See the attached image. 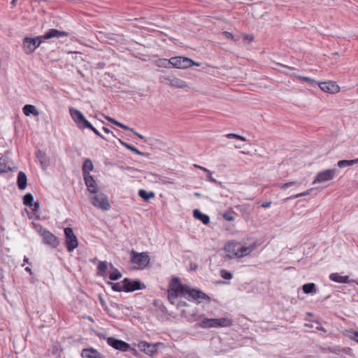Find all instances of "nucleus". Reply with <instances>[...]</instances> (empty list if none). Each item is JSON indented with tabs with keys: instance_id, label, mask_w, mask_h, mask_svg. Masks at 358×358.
<instances>
[{
	"instance_id": "49",
	"label": "nucleus",
	"mask_w": 358,
	"mask_h": 358,
	"mask_svg": "<svg viewBox=\"0 0 358 358\" xmlns=\"http://www.w3.org/2000/svg\"><path fill=\"white\" fill-rule=\"evenodd\" d=\"M308 194H309L308 191H306V192H301V193H299V194H297L292 195L289 199H296V198H299V197L306 196Z\"/></svg>"
},
{
	"instance_id": "11",
	"label": "nucleus",
	"mask_w": 358,
	"mask_h": 358,
	"mask_svg": "<svg viewBox=\"0 0 358 358\" xmlns=\"http://www.w3.org/2000/svg\"><path fill=\"white\" fill-rule=\"evenodd\" d=\"M41 236L45 244L50 245L52 248H55L58 246L59 241L57 237L50 231L43 229L41 231Z\"/></svg>"
},
{
	"instance_id": "60",
	"label": "nucleus",
	"mask_w": 358,
	"mask_h": 358,
	"mask_svg": "<svg viewBox=\"0 0 358 358\" xmlns=\"http://www.w3.org/2000/svg\"><path fill=\"white\" fill-rule=\"evenodd\" d=\"M17 1V0H12V1H11L12 7H15L16 6Z\"/></svg>"
},
{
	"instance_id": "55",
	"label": "nucleus",
	"mask_w": 358,
	"mask_h": 358,
	"mask_svg": "<svg viewBox=\"0 0 358 358\" xmlns=\"http://www.w3.org/2000/svg\"><path fill=\"white\" fill-rule=\"evenodd\" d=\"M102 129L106 134H110V133L113 134V132L108 127H103Z\"/></svg>"
},
{
	"instance_id": "59",
	"label": "nucleus",
	"mask_w": 358,
	"mask_h": 358,
	"mask_svg": "<svg viewBox=\"0 0 358 358\" xmlns=\"http://www.w3.org/2000/svg\"><path fill=\"white\" fill-rule=\"evenodd\" d=\"M24 263L29 264V259L27 257L24 256L23 259Z\"/></svg>"
},
{
	"instance_id": "14",
	"label": "nucleus",
	"mask_w": 358,
	"mask_h": 358,
	"mask_svg": "<svg viewBox=\"0 0 358 358\" xmlns=\"http://www.w3.org/2000/svg\"><path fill=\"white\" fill-rule=\"evenodd\" d=\"M69 33L64 31H60L56 29H50L45 33V34L41 36L43 41L46 39H50L52 38H61L64 36H68Z\"/></svg>"
},
{
	"instance_id": "17",
	"label": "nucleus",
	"mask_w": 358,
	"mask_h": 358,
	"mask_svg": "<svg viewBox=\"0 0 358 358\" xmlns=\"http://www.w3.org/2000/svg\"><path fill=\"white\" fill-rule=\"evenodd\" d=\"M165 80L167 81L166 84L171 87L185 88L187 87L186 82L178 78H166Z\"/></svg>"
},
{
	"instance_id": "6",
	"label": "nucleus",
	"mask_w": 358,
	"mask_h": 358,
	"mask_svg": "<svg viewBox=\"0 0 358 358\" xmlns=\"http://www.w3.org/2000/svg\"><path fill=\"white\" fill-rule=\"evenodd\" d=\"M69 112L72 119L78 128L85 129H87V127H91V124L87 120V119L80 110L73 108H71L69 109Z\"/></svg>"
},
{
	"instance_id": "28",
	"label": "nucleus",
	"mask_w": 358,
	"mask_h": 358,
	"mask_svg": "<svg viewBox=\"0 0 358 358\" xmlns=\"http://www.w3.org/2000/svg\"><path fill=\"white\" fill-rule=\"evenodd\" d=\"M108 270V263L106 262H99L97 266V275L104 277Z\"/></svg>"
},
{
	"instance_id": "39",
	"label": "nucleus",
	"mask_w": 358,
	"mask_h": 358,
	"mask_svg": "<svg viewBox=\"0 0 358 358\" xmlns=\"http://www.w3.org/2000/svg\"><path fill=\"white\" fill-rule=\"evenodd\" d=\"M237 214L233 210H229L224 213L222 217L223 218L229 222L234 221L235 220V215Z\"/></svg>"
},
{
	"instance_id": "26",
	"label": "nucleus",
	"mask_w": 358,
	"mask_h": 358,
	"mask_svg": "<svg viewBox=\"0 0 358 358\" xmlns=\"http://www.w3.org/2000/svg\"><path fill=\"white\" fill-rule=\"evenodd\" d=\"M194 217L199 220L204 224H208L210 222V217L208 215L202 213L199 210L196 209L193 212Z\"/></svg>"
},
{
	"instance_id": "38",
	"label": "nucleus",
	"mask_w": 358,
	"mask_h": 358,
	"mask_svg": "<svg viewBox=\"0 0 358 358\" xmlns=\"http://www.w3.org/2000/svg\"><path fill=\"white\" fill-rule=\"evenodd\" d=\"M34 203V196L32 194L27 193L23 196V204L26 206L31 207Z\"/></svg>"
},
{
	"instance_id": "15",
	"label": "nucleus",
	"mask_w": 358,
	"mask_h": 358,
	"mask_svg": "<svg viewBox=\"0 0 358 358\" xmlns=\"http://www.w3.org/2000/svg\"><path fill=\"white\" fill-rule=\"evenodd\" d=\"M83 180L87 187V189L90 192V194L92 193H96V192L98 191V185L92 176L90 175L83 176Z\"/></svg>"
},
{
	"instance_id": "43",
	"label": "nucleus",
	"mask_w": 358,
	"mask_h": 358,
	"mask_svg": "<svg viewBox=\"0 0 358 358\" xmlns=\"http://www.w3.org/2000/svg\"><path fill=\"white\" fill-rule=\"evenodd\" d=\"M220 275L222 278L226 280H230L232 278V273L225 269L220 270Z\"/></svg>"
},
{
	"instance_id": "4",
	"label": "nucleus",
	"mask_w": 358,
	"mask_h": 358,
	"mask_svg": "<svg viewBox=\"0 0 358 358\" xmlns=\"http://www.w3.org/2000/svg\"><path fill=\"white\" fill-rule=\"evenodd\" d=\"M150 258L147 252L138 253L134 250L131 252V262L137 264L140 268H145L150 263Z\"/></svg>"
},
{
	"instance_id": "24",
	"label": "nucleus",
	"mask_w": 358,
	"mask_h": 358,
	"mask_svg": "<svg viewBox=\"0 0 358 358\" xmlns=\"http://www.w3.org/2000/svg\"><path fill=\"white\" fill-rule=\"evenodd\" d=\"M215 318H203L201 320L199 326L203 329H209L215 327Z\"/></svg>"
},
{
	"instance_id": "46",
	"label": "nucleus",
	"mask_w": 358,
	"mask_h": 358,
	"mask_svg": "<svg viewBox=\"0 0 358 358\" xmlns=\"http://www.w3.org/2000/svg\"><path fill=\"white\" fill-rule=\"evenodd\" d=\"M299 79L303 81V82H306L310 85H313V83H315V80L310 78H308V77H302V76H299Z\"/></svg>"
},
{
	"instance_id": "32",
	"label": "nucleus",
	"mask_w": 358,
	"mask_h": 358,
	"mask_svg": "<svg viewBox=\"0 0 358 358\" xmlns=\"http://www.w3.org/2000/svg\"><path fill=\"white\" fill-rule=\"evenodd\" d=\"M110 266L113 269V271L109 275L110 280H119L122 277L121 273L116 268H114L112 264H110Z\"/></svg>"
},
{
	"instance_id": "27",
	"label": "nucleus",
	"mask_w": 358,
	"mask_h": 358,
	"mask_svg": "<svg viewBox=\"0 0 358 358\" xmlns=\"http://www.w3.org/2000/svg\"><path fill=\"white\" fill-rule=\"evenodd\" d=\"M119 141H120V144L122 145H123L124 147H125L128 150L132 151L133 152H134V153H136V154H137L138 155H141V156H148V153H145V152L140 151L139 150H138L134 145H132L131 144H129V143L122 141L121 139H119Z\"/></svg>"
},
{
	"instance_id": "30",
	"label": "nucleus",
	"mask_w": 358,
	"mask_h": 358,
	"mask_svg": "<svg viewBox=\"0 0 358 358\" xmlns=\"http://www.w3.org/2000/svg\"><path fill=\"white\" fill-rule=\"evenodd\" d=\"M343 335L358 343V331L352 329H346L343 332Z\"/></svg>"
},
{
	"instance_id": "36",
	"label": "nucleus",
	"mask_w": 358,
	"mask_h": 358,
	"mask_svg": "<svg viewBox=\"0 0 358 358\" xmlns=\"http://www.w3.org/2000/svg\"><path fill=\"white\" fill-rule=\"evenodd\" d=\"M108 284L111 285V287L113 291L118 292H125L124 284L122 282V281L121 282H115V283L109 282Z\"/></svg>"
},
{
	"instance_id": "1",
	"label": "nucleus",
	"mask_w": 358,
	"mask_h": 358,
	"mask_svg": "<svg viewBox=\"0 0 358 358\" xmlns=\"http://www.w3.org/2000/svg\"><path fill=\"white\" fill-rule=\"evenodd\" d=\"M182 296L187 300L194 301L197 303H201L202 301H210V296L201 289L182 285L179 278H173L169 285L167 299L171 304H175L176 300Z\"/></svg>"
},
{
	"instance_id": "63",
	"label": "nucleus",
	"mask_w": 358,
	"mask_h": 358,
	"mask_svg": "<svg viewBox=\"0 0 358 358\" xmlns=\"http://www.w3.org/2000/svg\"><path fill=\"white\" fill-rule=\"evenodd\" d=\"M100 300H101V303L102 304H103L104 301H103V299H100Z\"/></svg>"
},
{
	"instance_id": "29",
	"label": "nucleus",
	"mask_w": 358,
	"mask_h": 358,
	"mask_svg": "<svg viewBox=\"0 0 358 358\" xmlns=\"http://www.w3.org/2000/svg\"><path fill=\"white\" fill-rule=\"evenodd\" d=\"M302 289L303 292L307 294L317 292L316 285L313 282H309L303 285Z\"/></svg>"
},
{
	"instance_id": "57",
	"label": "nucleus",
	"mask_w": 358,
	"mask_h": 358,
	"mask_svg": "<svg viewBox=\"0 0 358 358\" xmlns=\"http://www.w3.org/2000/svg\"><path fill=\"white\" fill-rule=\"evenodd\" d=\"M193 166L194 168L199 169L203 171V169H206L205 167L201 166L200 165H198V164H194Z\"/></svg>"
},
{
	"instance_id": "41",
	"label": "nucleus",
	"mask_w": 358,
	"mask_h": 358,
	"mask_svg": "<svg viewBox=\"0 0 358 358\" xmlns=\"http://www.w3.org/2000/svg\"><path fill=\"white\" fill-rule=\"evenodd\" d=\"M329 351L335 354H339L340 352H343L345 354H350V348H342V349H336V348H329Z\"/></svg>"
},
{
	"instance_id": "53",
	"label": "nucleus",
	"mask_w": 358,
	"mask_h": 358,
	"mask_svg": "<svg viewBox=\"0 0 358 358\" xmlns=\"http://www.w3.org/2000/svg\"><path fill=\"white\" fill-rule=\"evenodd\" d=\"M271 205V201L264 202L261 204V207L264 208H269Z\"/></svg>"
},
{
	"instance_id": "54",
	"label": "nucleus",
	"mask_w": 358,
	"mask_h": 358,
	"mask_svg": "<svg viewBox=\"0 0 358 358\" xmlns=\"http://www.w3.org/2000/svg\"><path fill=\"white\" fill-rule=\"evenodd\" d=\"M187 306V303L185 301H180L177 304V307L178 308H181V307H184V306Z\"/></svg>"
},
{
	"instance_id": "25",
	"label": "nucleus",
	"mask_w": 358,
	"mask_h": 358,
	"mask_svg": "<svg viewBox=\"0 0 358 358\" xmlns=\"http://www.w3.org/2000/svg\"><path fill=\"white\" fill-rule=\"evenodd\" d=\"M22 111L26 116H30L31 115H33L34 116H38L39 115V113L36 110V107L31 104H26L23 107Z\"/></svg>"
},
{
	"instance_id": "12",
	"label": "nucleus",
	"mask_w": 358,
	"mask_h": 358,
	"mask_svg": "<svg viewBox=\"0 0 358 358\" xmlns=\"http://www.w3.org/2000/svg\"><path fill=\"white\" fill-rule=\"evenodd\" d=\"M227 256L230 258H239V243L236 241H229L224 247Z\"/></svg>"
},
{
	"instance_id": "9",
	"label": "nucleus",
	"mask_w": 358,
	"mask_h": 358,
	"mask_svg": "<svg viewBox=\"0 0 358 358\" xmlns=\"http://www.w3.org/2000/svg\"><path fill=\"white\" fill-rule=\"evenodd\" d=\"M106 341L108 345L122 352H128L131 349V346L129 343L122 340L117 339L115 337H108Z\"/></svg>"
},
{
	"instance_id": "44",
	"label": "nucleus",
	"mask_w": 358,
	"mask_h": 358,
	"mask_svg": "<svg viewBox=\"0 0 358 358\" xmlns=\"http://www.w3.org/2000/svg\"><path fill=\"white\" fill-rule=\"evenodd\" d=\"M225 136L227 138H236V139H238V140H240L242 141H246V138L244 136L236 134L231 133V134H226Z\"/></svg>"
},
{
	"instance_id": "35",
	"label": "nucleus",
	"mask_w": 358,
	"mask_h": 358,
	"mask_svg": "<svg viewBox=\"0 0 358 358\" xmlns=\"http://www.w3.org/2000/svg\"><path fill=\"white\" fill-rule=\"evenodd\" d=\"M11 171L10 166L7 165V162L6 159L1 157L0 158V174L6 173Z\"/></svg>"
},
{
	"instance_id": "37",
	"label": "nucleus",
	"mask_w": 358,
	"mask_h": 358,
	"mask_svg": "<svg viewBox=\"0 0 358 358\" xmlns=\"http://www.w3.org/2000/svg\"><path fill=\"white\" fill-rule=\"evenodd\" d=\"M106 119L107 120H108L109 122H110L111 123L114 124L115 125L122 128V129H124L125 130H128V131H134V129L129 127L127 125H124L122 123L117 121L116 120L112 118V117H106Z\"/></svg>"
},
{
	"instance_id": "10",
	"label": "nucleus",
	"mask_w": 358,
	"mask_h": 358,
	"mask_svg": "<svg viewBox=\"0 0 358 358\" xmlns=\"http://www.w3.org/2000/svg\"><path fill=\"white\" fill-rule=\"evenodd\" d=\"M336 171L337 170L336 169H332L317 173L314 179L313 183L324 182L332 180L334 178Z\"/></svg>"
},
{
	"instance_id": "34",
	"label": "nucleus",
	"mask_w": 358,
	"mask_h": 358,
	"mask_svg": "<svg viewBox=\"0 0 358 358\" xmlns=\"http://www.w3.org/2000/svg\"><path fill=\"white\" fill-rule=\"evenodd\" d=\"M252 250V249L250 248V247L242 245L239 243V252H238L239 258L243 257L250 254Z\"/></svg>"
},
{
	"instance_id": "64",
	"label": "nucleus",
	"mask_w": 358,
	"mask_h": 358,
	"mask_svg": "<svg viewBox=\"0 0 358 358\" xmlns=\"http://www.w3.org/2000/svg\"><path fill=\"white\" fill-rule=\"evenodd\" d=\"M285 67L289 69H293L294 68H292V67H289V66H285Z\"/></svg>"
},
{
	"instance_id": "23",
	"label": "nucleus",
	"mask_w": 358,
	"mask_h": 358,
	"mask_svg": "<svg viewBox=\"0 0 358 358\" xmlns=\"http://www.w3.org/2000/svg\"><path fill=\"white\" fill-rule=\"evenodd\" d=\"M215 327H229L233 324L232 320L228 317L215 319Z\"/></svg>"
},
{
	"instance_id": "5",
	"label": "nucleus",
	"mask_w": 358,
	"mask_h": 358,
	"mask_svg": "<svg viewBox=\"0 0 358 358\" xmlns=\"http://www.w3.org/2000/svg\"><path fill=\"white\" fill-rule=\"evenodd\" d=\"M64 236L67 251L73 252L78 246V241L72 228L66 227L64 229Z\"/></svg>"
},
{
	"instance_id": "7",
	"label": "nucleus",
	"mask_w": 358,
	"mask_h": 358,
	"mask_svg": "<svg viewBox=\"0 0 358 358\" xmlns=\"http://www.w3.org/2000/svg\"><path fill=\"white\" fill-rule=\"evenodd\" d=\"M199 66V64L194 62L189 58L185 57H171V66L177 69H187L192 66Z\"/></svg>"
},
{
	"instance_id": "19",
	"label": "nucleus",
	"mask_w": 358,
	"mask_h": 358,
	"mask_svg": "<svg viewBox=\"0 0 358 358\" xmlns=\"http://www.w3.org/2000/svg\"><path fill=\"white\" fill-rule=\"evenodd\" d=\"M329 279L331 281L338 283H349L350 280L349 279V276L348 275H341L338 273H332L329 275Z\"/></svg>"
},
{
	"instance_id": "21",
	"label": "nucleus",
	"mask_w": 358,
	"mask_h": 358,
	"mask_svg": "<svg viewBox=\"0 0 358 358\" xmlns=\"http://www.w3.org/2000/svg\"><path fill=\"white\" fill-rule=\"evenodd\" d=\"M17 185L19 189L22 190L27 187V178L23 171H20L17 174Z\"/></svg>"
},
{
	"instance_id": "42",
	"label": "nucleus",
	"mask_w": 358,
	"mask_h": 358,
	"mask_svg": "<svg viewBox=\"0 0 358 358\" xmlns=\"http://www.w3.org/2000/svg\"><path fill=\"white\" fill-rule=\"evenodd\" d=\"M203 172H205L207 174L208 180L216 185L220 183L215 178H213L212 172L210 170H208V169H204Z\"/></svg>"
},
{
	"instance_id": "62",
	"label": "nucleus",
	"mask_w": 358,
	"mask_h": 358,
	"mask_svg": "<svg viewBox=\"0 0 358 358\" xmlns=\"http://www.w3.org/2000/svg\"><path fill=\"white\" fill-rule=\"evenodd\" d=\"M194 195H195L196 196H200V194H199V192H195V193H194Z\"/></svg>"
},
{
	"instance_id": "8",
	"label": "nucleus",
	"mask_w": 358,
	"mask_h": 358,
	"mask_svg": "<svg viewBox=\"0 0 358 358\" xmlns=\"http://www.w3.org/2000/svg\"><path fill=\"white\" fill-rule=\"evenodd\" d=\"M124 284L125 292H132L136 290H141L145 288L144 283L139 280H131L126 278L122 280Z\"/></svg>"
},
{
	"instance_id": "48",
	"label": "nucleus",
	"mask_w": 358,
	"mask_h": 358,
	"mask_svg": "<svg viewBox=\"0 0 358 358\" xmlns=\"http://www.w3.org/2000/svg\"><path fill=\"white\" fill-rule=\"evenodd\" d=\"M296 183H297L296 181H291V182H288L281 185L280 187L282 189H285L294 185H296Z\"/></svg>"
},
{
	"instance_id": "47",
	"label": "nucleus",
	"mask_w": 358,
	"mask_h": 358,
	"mask_svg": "<svg viewBox=\"0 0 358 358\" xmlns=\"http://www.w3.org/2000/svg\"><path fill=\"white\" fill-rule=\"evenodd\" d=\"M31 208L32 213L35 215L38 212V210L40 208L39 202L36 201V202L33 203L32 206Z\"/></svg>"
},
{
	"instance_id": "20",
	"label": "nucleus",
	"mask_w": 358,
	"mask_h": 358,
	"mask_svg": "<svg viewBox=\"0 0 358 358\" xmlns=\"http://www.w3.org/2000/svg\"><path fill=\"white\" fill-rule=\"evenodd\" d=\"M36 156L38 158V159L39 160L42 168L43 169H45L49 166V164H50L49 159L47 157L46 154L44 152H43L40 150H38L36 152Z\"/></svg>"
},
{
	"instance_id": "22",
	"label": "nucleus",
	"mask_w": 358,
	"mask_h": 358,
	"mask_svg": "<svg viewBox=\"0 0 358 358\" xmlns=\"http://www.w3.org/2000/svg\"><path fill=\"white\" fill-rule=\"evenodd\" d=\"M94 165L90 159H85L82 166L83 176L90 175V171H93Z\"/></svg>"
},
{
	"instance_id": "58",
	"label": "nucleus",
	"mask_w": 358,
	"mask_h": 358,
	"mask_svg": "<svg viewBox=\"0 0 358 358\" xmlns=\"http://www.w3.org/2000/svg\"><path fill=\"white\" fill-rule=\"evenodd\" d=\"M24 270L28 272L30 275H32L33 273H32V271H31V268L29 266H27Z\"/></svg>"
},
{
	"instance_id": "52",
	"label": "nucleus",
	"mask_w": 358,
	"mask_h": 358,
	"mask_svg": "<svg viewBox=\"0 0 358 358\" xmlns=\"http://www.w3.org/2000/svg\"><path fill=\"white\" fill-rule=\"evenodd\" d=\"M243 38H244V40L252 41L254 40V36H253V35H251V34H244Z\"/></svg>"
},
{
	"instance_id": "13",
	"label": "nucleus",
	"mask_w": 358,
	"mask_h": 358,
	"mask_svg": "<svg viewBox=\"0 0 358 358\" xmlns=\"http://www.w3.org/2000/svg\"><path fill=\"white\" fill-rule=\"evenodd\" d=\"M319 87L323 92L335 94L339 92L340 87L336 82H322L319 84Z\"/></svg>"
},
{
	"instance_id": "56",
	"label": "nucleus",
	"mask_w": 358,
	"mask_h": 358,
	"mask_svg": "<svg viewBox=\"0 0 358 358\" xmlns=\"http://www.w3.org/2000/svg\"><path fill=\"white\" fill-rule=\"evenodd\" d=\"M136 136H137L139 138L141 139H144L145 137L143 136H142L141 134H138V132L135 131L134 130V131H132Z\"/></svg>"
},
{
	"instance_id": "31",
	"label": "nucleus",
	"mask_w": 358,
	"mask_h": 358,
	"mask_svg": "<svg viewBox=\"0 0 358 358\" xmlns=\"http://www.w3.org/2000/svg\"><path fill=\"white\" fill-rule=\"evenodd\" d=\"M138 195L145 201H148L155 197V193L153 192H147L145 189H140L138 191Z\"/></svg>"
},
{
	"instance_id": "40",
	"label": "nucleus",
	"mask_w": 358,
	"mask_h": 358,
	"mask_svg": "<svg viewBox=\"0 0 358 358\" xmlns=\"http://www.w3.org/2000/svg\"><path fill=\"white\" fill-rule=\"evenodd\" d=\"M157 65L159 67L169 68L171 66V58L167 59H159L157 61Z\"/></svg>"
},
{
	"instance_id": "3",
	"label": "nucleus",
	"mask_w": 358,
	"mask_h": 358,
	"mask_svg": "<svg viewBox=\"0 0 358 358\" xmlns=\"http://www.w3.org/2000/svg\"><path fill=\"white\" fill-rule=\"evenodd\" d=\"M41 36L36 37L25 36L22 41V48L25 54L33 53L43 43Z\"/></svg>"
},
{
	"instance_id": "61",
	"label": "nucleus",
	"mask_w": 358,
	"mask_h": 358,
	"mask_svg": "<svg viewBox=\"0 0 358 358\" xmlns=\"http://www.w3.org/2000/svg\"><path fill=\"white\" fill-rule=\"evenodd\" d=\"M305 327L311 328V327H313V325L310 324H305Z\"/></svg>"
},
{
	"instance_id": "2",
	"label": "nucleus",
	"mask_w": 358,
	"mask_h": 358,
	"mask_svg": "<svg viewBox=\"0 0 358 358\" xmlns=\"http://www.w3.org/2000/svg\"><path fill=\"white\" fill-rule=\"evenodd\" d=\"M89 198L92 205L96 208L106 211L111 207L107 195L99 190L96 193L90 194Z\"/></svg>"
},
{
	"instance_id": "50",
	"label": "nucleus",
	"mask_w": 358,
	"mask_h": 358,
	"mask_svg": "<svg viewBox=\"0 0 358 358\" xmlns=\"http://www.w3.org/2000/svg\"><path fill=\"white\" fill-rule=\"evenodd\" d=\"M314 322L317 324V326L315 327L316 330L321 331L324 333L327 332V329L322 327V325L320 324V322L318 320H315V321H314Z\"/></svg>"
},
{
	"instance_id": "18",
	"label": "nucleus",
	"mask_w": 358,
	"mask_h": 358,
	"mask_svg": "<svg viewBox=\"0 0 358 358\" xmlns=\"http://www.w3.org/2000/svg\"><path fill=\"white\" fill-rule=\"evenodd\" d=\"M139 348L142 351L150 355H152L157 351L155 345L150 344L145 341L139 343Z\"/></svg>"
},
{
	"instance_id": "45",
	"label": "nucleus",
	"mask_w": 358,
	"mask_h": 358,
	"mask_svg": "<svg viewBox=\"0 0 358 358\" xmlns=\"http://www.w3.org/2000/svg\"><path fill=\"white\" fill-rule=\"evenodd\" d=\"M87 129H91L96 136L101 137L102 139L106 140V138L92 124L91 127H87Z\"/></svg>"
},
{
	"instance_id": "33",
	"label": "nucleus",
	"mask_w": 358,
	"mask_h": 358,
	"mask_svg": "<svg viewBox=\"0 0 358 358\" xmlns=\"http://www.w3.org/2000/svg\"><path fill=\"white\" fill-rule=\"evenodd\" d=\"M358 162V158L356 159L347 160L343 159L338 162V166L340 168H344L345 166H352Z\"/></svg>"
},
{
	"instance_id": "51",
	"label": "nucleus",
	"mask_w": 358,
	"mask_h": 358,
	"mask_svg": "<svg viewBox=\"0 0 358 358\" xmlns=\"http://www.w3.org/2000/svg\"><path fill=\"white\" fill-rule=\"evenodd\" d=\"M222 34L223 36L227 38V39H229V40H234V35L229 32V31H223L222 32Z\"/></svg>"
},
{
	"instance_id": "16",
	"label": "nucleus",
	"mask_w": 358,
	"mask_h": 358,
	"mask_svg": "<svg viewBox=\"0 0 358 358\" xmlns=\"http://www.w3.org/2000/svg\"><path fill=\"white\" fill-rule=\"evenodd\" d=\"M83 358H105L99 351L93 348H85L81 352Z\"/></svg>"
}]
</instances>
